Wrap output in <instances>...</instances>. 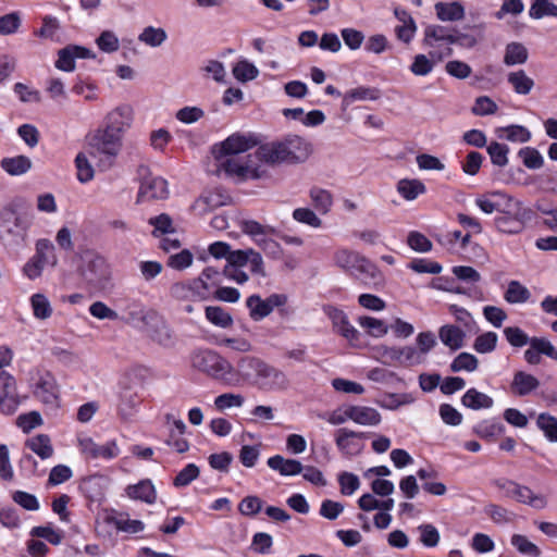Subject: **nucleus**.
Masks as SVG:
<instances>
[{"mask_svg":"<svg viewBox=\"0 0 557 557\" xmlns=\"http://www.w3.org/2000/svg\"><path fill=\"white\" fill-rule=\"evenodd\" d=\"M507 81L518 95H529L535 83L523 70L508 73Z\"/></svg>","mask_w":557,"mask_h":557,"instance_id":"2f4dec72","label":"nucleus"},{"mask_svg":"<svg viewBox=\"0 0 557 557\" xmlns=\"http://www.w3.org/2000/svg\"><path fill=\"white\" fill-rule=\"evenodd\" d=\"M136 174L140 184L136 199L137 203L168 198L169 188L164 178L152 175L150 169L144 164L137 168Z\"/></svg>","mask_w":557,"mask_h":557,"instance_id":"9b49d317","label":"nucleus"},{"mask_svg":"<svg viewBox=\"0 0 557 557\" xmlns=\"http://www.w3.org/2000/svg\"><path fill=\"white\" fill-rule=\"evenodd\" d=\"M34 395L46 405L55 406L58 403V386L50 372H37Z\"/></svg>","mask_w":557,"mask_h":557,"instance_id":"dca6fc26","label":"nucleus"},{"mask_svg":"<svg viewBox=\"0 0 557 557\" xmlns=\"http://www.w3.org/2000/svg\"><path fill=\"white\" fill-rule=\"evenodd\" d=\"M107 523L113 524L117 531L135 534L145 529V524L140 520L129 519L127 513H119L114 517H107Z\"/></svg>","mask_w":557,"mask_h":557,"instance_id":"7c9ffc66","label":"nucleus"},{"mask_svg":"<svg viewBox=\"0 0 557 557\" xmlns=\"http://www.w3.org/2000/svg\"><path fill=\"white\" fill-rule=\"evenodd\" d=\"M529 59V52L521 42H510L505 47L504 63L507 66L522 65Z\"/></svg>","mask_w":557,"mask_h":557,"instance_id":"c85d7f7f","label":"nucleus"},{"mask_svg":"<svg viewBox=\"0 0 557 557\" xmlns=\"http://www.w3.org/2000/svg\"><path fill=\"white\" fill-rule=\"evenodd\" d=\"M396 189L407 201L416 200L426 191L424 183L418 178H401L398 181Z\"/></svg>","mask_w":557,"mask_h":557,"instance_id":"a878e982","label":"nucleus"},{"mask_svg":"<svg viewBox=\"0 0 557 557\" xmlns=\"http://www.w3.org/2000/svg\"><path fill=\"white\" fill-rule=\"evenodd\" d=\"M104 154V133L98 131L89 137L88 148L84 152H79L75 158V166L77 170V180L85 184L94 178L95 170L91 160H102Z\"/></svg>","mask_w":557,"mask_h":557,"instance_id":"1a4fd4ad","label":"nucleus"},{"mask_svg":"<svg viewBox=\"0 0 557 557\" xmlns=\"http://www.w3.org/2000/svg\"><path fill=\"white\" fill-rule=\"evenodd\" d=\"M498 107L495 101H493L487 96H481L475 99L474 106L471 109V112L474 115L484 116L496 113Z\"/></svg>","mask_w":557,"mask_h":557,"instance_id":"338daca9","label":"nucleus"},{"mask_svg":"<svg viewBox=\"0 0 557 557\" xmlns=\"http://www.w3.org/2000/svg\"><path fill=\"white\" fill-rule=\"evenodd\" d=\"M333 262L346 273L361 280L374 278L377 273L376 267L370 260L359 252L347 248L335 250Z\"/></svg>","mask_w":557,"mask_h":557,"instance_id":"0eeeda50","label":"nucleus"},{"mask_svg":"<svg viewBox=\"0 0 557 557\" xmlns=\"http://www.w3.org/2000/svg\"><path fill=\"white\" fill-rule=\"evenodd\" d=\"M474 433L482 438H491L502 434L505 428L502 423L484 420L473 428Z\"/></svg>","mask_w":557,"mask_h":557,"instance_id":"603ef678","label":"nucleus"},{"mask_svg":"<svg viewBox=\"0 0 557 557\" xmlns=\"http://www.w3.org/2000/svg\"><path fill=\"white\" fill-rule=\"evenodd\" d=\"M537 428L550 442H557V418L549 413H540L536 420Z\"/></svg>","mask_w":557,"mask_h":557,"instance_id":"c03bdc74","label":"nucleus"},{"mask_svg":"<svg viewBox=\"0 0 557 557\" xmlns=\"http://www.w3.org/2000/svg\"><path fill=\"white\" fill-rule=\"evenodd\" d=\"M347 417L363 426H376L382 421V416L375 408L360 405H350V412Z\"/></svg>","mask_w":557,"mask_h":557,"instance_id":"aec40b11","label":"nucleus"},{"mask_svg":"<svg viewBox=\"0 0 557 557\" xmlns=\"http://www.w3.org/2000/svg\"><path fill=\"white\" fill-rule=\"evenodd\" d=\"M408 246L417 252H428L432 249L431 240L420 232L412 231L407 236Z\"/></svg>","mask_w":557,"mask_h":557,"instance_id":"052dcab7","label":"nucleus"},{"mask_svg":"<svg viewBox=\"0 0 557 557\" xmlns=\"http://www.w3.org/2000/svg\"><path fill=\"white\" fill-rule=\"evenodd\" d=\"M153 313V310H147L136 304H131L121 311V320L143 331L148 324L147 317Z\"/></svg>","mask_w":557,"mask_h":557,"instance_id":"4be33fe9","label":"nucleus"},{"mask_svg":"<svg viewBox=\"0 0 557 557\" xmlns=\"http://www.w3.org/2000/svg\"><path fill=\"white\" fill-rule=\"evenodd\" d=\"M359 325L367 331V333L374 337H382L387 334L388 326L384 323V321L363 315L358 319Z\"/></svg>","mask_w":557,"mask_h":557,"instance_id":"79ce46f5","label":"nucleus"},{"mask_svg":"<svg viewBox=\"0 0 557 557\" xmlns=\"http://www.w3.org/2000/svg\"><path fill=\"white\" fill-rule=\"evenodd\" d=\"M264 145L259 146L253 153L242 157L240 160L227 159L223 162L224 172L239 181L259 180L268 174V165H275L263 157L261 150Z\"/></svg>","mask_w":557,"mask_h":557,"instance_id":"20e7f679","label":"nucleus"},{"mask_svg":"<svg viewBox=\"0 0 557 557\" xmlns=\"http://www.w3.org/2000/svg\"><path fill=\"white\" fill-rule=\"evenodd\" d=\"M200 474L199 468L195 463H188L183 468L173 480L175 487H185L196 480Z\"/></svg>","mask_w":557,"mask_h":557,"instance_id":"6e6d98bb","label":"nucleus"},{"mask_svg":"<svg viewBox=\"0 0 557 557\" xmlns=\"http://www.w3.org/2000/svg\"><path fill=\"white\" fill-rule=\"evenodd\" d=\"M55 67L72 72L75 69V52L72 46H67L58 52V60L55 61Z\"/></svg>","mask_w":557,"mask_h":557,"instance_id":"e2e57ef3","label":"nucleus"},{"mask_svg":"<svg viewBox=\"0 0 557 557\" xmlns=\"http://www.w3.org/2000/svg\"><path fill=\"white\" fill-rule=\"evenodd\" d=\"M511 545L523 555L532 557H539L541 555V549L524 535L513 534L511 536Z\"/></svg>","mask_w":557,"mask_h":557,"instance_id":"864d4df0","label":"nucleus"},{"mask_svg":"<svg viewBox=\"0 0 557 557\" xmlns=\"http://www.w3.org/2000/svg\"><path fill=\"white\" fill-rule=\"evenodd\" d=\"M416 350L423 362L428 354L437 345L436 336L431 331L420 332L416 337Z\"/></svg>","mask_w":557,"mask_h":557,"instance_id":"a19ab883","label":"nucleus"},{"mask_svg":"<svg viewBox=\"0 0 557 557\" xmlns=\"http://www.w3.org/2000/svg\"><path fill=\"white\" fill-rule=\"evenodd\" d=\"M32 164V160L23 154L3 158L0 162L1 169L11 176H20L27 173Z\"/></svg>","mask_w":557,"mask_h":557,"instance_id":"bb28decb","label":"nucleus"},{"mask_svg":"<svg viewBox=\"0 0 557 557\" xmlns=\"http://www.w3.org/2000/svg\"><path fill=\"white\" fill-rule=\"evenodd\" d=\"M531 297V292L519 281L512 280L508 282L504 299L511 305L524 304Z\"/></svg>","mask_w":557,"mask_h":557,"instance_id":"72a5a7b5","label":"nucleus"},{"mask_svg":"<svg viewBox=\"0 0 557 557\" xmlns=\"http://www.w3.org/2000/svg\"><path fill=\"white\" fill-rule=\"evenodd\" d=\"M453 34L454 32L441 25L428 26L424 30L423 45L429 48H434L440 42L453 45Z\"/></svg>","mask_w":557,"mask_h":557,"instance_id":"5701e85b","label":"nucleus"},{"mask_svg":"<svg viewBox=\"0 0 557 557\" xmlns=\"http://www.w3.org/2000/svg\"><path fill=\"white\" fill-rule=\"evenodd\" d=\"M530 216V209L525 208L522 201L511 196L507 199L502 213L494 219V225L499 233L518 235L524 231Z\"/></svg>","mask_w":557,"mask_h":557,"instance_id":"39448f33","label":"nucleus"},{"mask_svg":"<svg viewBox=\"0 0 557 557\" xmlns=\"http://www.w3.org/2000/svg\"><path fill=\"white\" fill-rule=\"evenodd\" d=\"M194 256L188 249H183L177 253H173L168 258L166 265L182 271L189 268L193 264Z\"/></svg>","mask_w":557,"mask_h":557,"instance_id":"4d7b16f0","label":"nucleus"},{"mask_svg":"<svg viewBox=\"0 0 557 557\" xmlns=\"http://www.w3.org/2000/svg\"><path fill=\"white\" fill-rule=\"evenodd\" d=\"M149 223L154 226V230L152 232V234L154 236L173 235L174 234V228L172 226V220L165 213H162L156 218H151L149 220Z\"/></svg>","mask_w":557,"mask_h":557,"instance_id":"774afa93","label":"nucleus"},{"mask_svg":"<svg viewBox=\"0 0 557 557\" xmlns=\"http://www.w3.org/2000/svg\"><path fill=\"white\" fill-rule=\"evenodd\" d=\"M81 490L89 502V508L98 515L103 511L104 480L100 474L89 475L81 483Z\"/></svg>","mask_w":557,"mask_h":557,"instance_id":"ddd939ff","label":"nucleus"},{"mask_svg":"<svg viewBox=\"0 0 557 557\" xmlns=\"http://www.w3.org/2000/svg\"><path fill=\"white\" fill-rule=\"evenodd\" d=\"M529 15L532 18L540 20L545 16L557 17V4L553 0H533Z\"/></svg>","mask_w":557,"mask_h":557,"instance_id":"58836bf2","label":"nucleus"},{"mask_svg":"<svg viewBox=\"0 0 557 557\" xmlns=\"http://www.w3.org/2000/svg\"><path fill=\"white\" fill-rule=\"evenodd\" d=\"M379 90L370 87H357L347 91L343 97V107L347 108L355 101L376 100Z\"/></svg>","mask_w":557,"mask_h":557,"instance_id":"e433bc0d","label":"nucleus"},{"mask_svg":"<svg viewBox=\"0 0 557 557\" xmlns=\"http://www.w3.org/2000/svg\"><path fill=\"white\" fill-rule=\"evenodd\" d=\"M191 367L213 380L223 382L226 385H237L238 368L234 366L220 354L210 349H199L190 355Z\"/></svg>","mask_w":557,"mask_h":557,"instance_id":"f03ea898","label":"nucleus"},{"mask_svg":"<svg viewBox=\"0 0 557 557\" xmlns=\"http://www.w3.org/2000/svg\"><path fill=\"white\" fill-rule=\"evenodd\" d=\"M366 437L367 434L363 432H356L347 428H342L335 433V444L344 456L352 457L362 451L363 444L360 441Z\"/></svg>","mask_w":557,"mask_h":557,"instance_id":"4468645a","label":"nucleus"},{"mask_svg":"<svg viewBox=\"0 0 557 557\" xmlns=\"http://www.w3.org/2000/svg\"><path fill=\"white\" fill-rule=\"evenodd\" d=\"M435 11L437 17L443 22L460 21L465 17V8L459 2H437Z\"/></svg>","mask_w":557,"mask_h":557,"instance_id":"c756f323","label":"nucleus"},{"mask_svg":"<svg viewBox=\"0 0 557 557\" xmlns=\"http://www.w3.org/2000/svg\"><path fill=\"white\" fill-rule=\"evenodd\" d=\"M497 334L494 332H486L478 336L474 341L473 348L480 354H487L496 348Z\"/></svg>","mask_w":557,"mask_h":557,"instance_id":"0e129e2a","label":"nucleus"},{"mask_svg":"<svg viewBox=\"0 0 557 557\" xmlns=\"http://www.w3.org/2000/svg\"><path fill=\"white\" fill-rule=\"evenodd\" d=\"M293 219L298 223L309 225L313 228L322 226V220L309 208H297L293 211Z\"/></svg>","mask_w":557,"mask_h":557,"instance_id":"5fc2aeb1","label":"nucleus"},{"mask_svg":"<svg viewBox=\"0 0 557 557\" xmlns=\"http://www.w3.org/2000/svg\"><path fill=\"white\" fill-rule=\"evenodd\" d=\"M441 342L450 350H458L463 347L466 331L455 324H445L438 329Z\"/></svg>","mask_w":557,"mask_h":557,"instance_id":"412c9836","label":"nucleus"},{"mask_svg":"<svg viewBox=\"0 0 557 557\" xmlns=\"http://www.w3.org/2000/svg\"><path fill=\"white\" fill-rule=\"evenodd\" d=\"M286 300V296L280 294H273L267 299H261L258 295H251L246 304L251 319L259 321L268 317L274 308L283 306Z\"/></svg>","mask_w":557,"mask_h":557,"instance_id":"f8f14e48","label":"nucleus"},{"mask_svg":"<svg viewBox=\"0 0 557 557\" xmlns=\"http://www.w3.org/2000/svg\"><path fill=\"white\" fill-rule=\"evenodd\" d=\"M245 398L240 394L224 393L214 398V407L219 411L230 408H239L244 405Z\"/></svg>","mask_w":557,"mask_h":557,"instance_id":"de8ad7c7","label":"nucleus"},{"mask_svg":"<svg viewBox=\"0 0 557 557\" xmlns=\"http://www.w3.org/2000/svg\"><path fill=\"white\" fill-rule=\"evenodd\" d=\"M270 162L299 163L306 161L312 152L311 145L300 136L289 135L282 141L265 144L261 150Z\"/></svg>","mask_w":557,"mask_h":557,"instance_id":"7ed1b4c3","label":"nucleus"},{"mask_svg":"<svg viewBox=\"0 0 557 557\" xmlns=\"http://www.w3.org/2000/svg\"><path fill=\"white\" fill-rule=\"evenodd\" d=\"M30 306L36 319L46 320L52 314L51 304L44 294H34L30 297Z\"/></svg>","mask_w":557,"mask_h":557,"instance_id":"ea45409f","label":"nucleus"},{"mask_svg":"<svg viewBox=\"0 0 557 557\" xmlns=\"http://www.w3.org/2000/svg\"><path fill=\"white\" fill-rule=\"evenodd\" d=\"M314 209L321 214H327L333 207L332 194L323 188L313 187L309 193Z\"/></svg>","mask_w":557,"mask_h":557,"instance_id":"473e14b6","label":"nucleus"},{"mask_svg":"<svg viewBox=\"0 0 557 557\" xmlns=\"http://www.w3.org/2000/svg\"><path fill=\"white\" fill-rule=\"evenodd\" d=\"M478 366L479 360L474 355H471L469 352H461L450 363V370L453 372H473L478 369Z\"/></svg>","mask_w":557,"mask_h":557,"instance_id":"a18cd8bd","label":"nucleus"},{"mask_svg":"<svg viewBox=\"0 0 557 557\" xmlns=\"http://www.w3.org/2000/svg\"><path fill=\"white\" fill-rule=\"evenodd\" d=\"M461 404L472 410H480L493 407L494 400L491 396L475 388H470L462 396Z\"/></svg>","mask_w":557,"mask_h":557,"instance_id":"cd10ccee","label":"nucleus"},{"mask_svg":"<svg viewBox=\"0 0 557 557\" xmlns=\"http://www.w3.org/2000/svg\"><path fill=\"white\" fill-rule=\"evenodd\" d=\"M498 137L512 143H528L531 139L530 131L522 125H509L497 129Z\"/></svg>","mask_w":557,"mask_h":557,"instance_id":"c9c22d12","label":"nucleus"},{"mask_svg":"<svg viewBox=\"0 0 557 557\" xmlns=\"http://www.w3.org/2000/svg\"><path fill=\"white\" fill-rule=\"evenodd\" d=\"M263 502L255 495L244 497L238 504V510L243 516L252 517L261 511Z\"/></svg>","mask_w":557,"mask_h":557,"instance_id":"13d9d810","label":"nucleus"},{"mask_svg":"<svg viewBox=\"0 0 557 557\" xmlns=\"http://www.w3.org/2000/svg\"><path fill=\"white\" fill-rule=\"evenodd\" d=\"M431 59L425 54H417L413 58V62L410 65V71L416 76H425L433 71L434 62L432 59L435 58L433 52H430Z\"/></svg>","mask_w":557,"mask_h":557,"instance_id":"8fccbe9b","label":"nucleus"},{"mask_svg":"<svg viewBox=\"0 0 557 557\" xmlns=\"http://www.w3.org/2000/svg\"><path fill=\"white\" fill-rule=\"evenodd\" d=\"M267 463L272 470L278 471L280 474L284 476L297 475L304 470L300 461L296 459H285L281 455L270 457Z\"/></svg>","mask_w":557,"mask_h":557,"instance_id":"393cba45","label":"nucleus"},{"mask_svg":"<svg viewBox=\"0 0 557 557\" xmlns=\"http://www.w3.org/2000/svg\"><path fill=\"white\" fill-rule=\"evenodd\" d=\"M38 261L44 264L54 267L57 264V256L54 253L53 244L46 238H41L36 243V252L34 256Z\"/></svg>","mask_w":557,"mask_h":557,"instance_id":"4c0bfd02","label":"nucleus"},{"mask_svg":"<svg viewBox=\"0 0 557 557\" xmlns=\"http://www.w3.org/2000/svg\"><path fill=\"white\" fill-rule=\"evenodd\" d=\"M147 320L148 324L144 327L143 332L160 346L172 347L175 342L174 336L163 318L154 311L153 314L147 317Z\"/></svg>","mask_w":557,"mask_h":557,"instance_id":"2eb2a0df","label":"nucleus"},{"mask_svg":"<svg viewBox=\"0 0 557 557\" xmlns=\"http://www.w3.org/2000/svg\"><path fill=\"white\" fill-rule=\"evenodd\" d=\"M258 74V69L246 60L237 62L233 67V75L243 83L255 79Z\"/></svg>","mask_w":557,"mask_h":557,"instance_id":"3c124183","label":"nucleus"},{"mask_svg":"<svg viewBox=\"0 0 557 557\" xmlns=\"http://www.w3.org/2000/svg\"><path fill=\"white\" fill-rule=\"evenodd\" d=\"M18 406L15 379L9 374L0 380V407L4 413H13Z\"/></svg>","mask_w":557,"mask_h":557,"instance_id":"f3484780","label":"nucleus"},{"mask_svg":"<svg viewBox=\"0 0 557 557\" xmlns=\"http://www.w3.org/2000/svg\"><path fill=\"white\" fill-rule=\"evenodd\" d=\"M166 37V33L163 28L148 26L144 28L138 39L150 47H159L165 41Z\"/></svg>","mask_w":557,"mask_h":557,"instance_id":"49530a36","label":"nucleus"},{"mask_svg":"<svg viewBox=\"0 0 557 557\" xmlns=\"http://www.w3.org/2000/svg\"><path fill=\"white\" fill-rule=\"evenodd\" d=\"M132 108L123 104L107 115V157H115L122 147V137L132 121Z\"/></svg>","mask_w":557,"mask_h":557,"instance_id":"423d86ee","label":"nucleus"},{"mask_svg":"<svg viewBox=\"0 0 557 557\" xmlns=\"http://www.w3.org/2000/svg\"><path fill=\"white\" fill-rule=\"evenodd\" d=\"M256 244L264 251V253L272 259H281L284 256V250L282 246L272 238L269 237H258L256 238Z\"/></svg>","mask_w":557,"mask_h":557,"instance_id":"bf43d9fd","label":"nucleus"},{"mask_svg":"<svg viewBox=\"0 0 557 557\" xmlns=\"http://www.w3.org/2000/svg\"><path fill=\"white\" fill-rule=\"evenodd\" d=\"M206 318L214 325L220 327H230L233 324L232 315L219 306H209L206 308Z\"/></svg>","mask_w":557,"mask_h":557,"instance_id":"37998d69","label":"nucleus"},{"mask_svg":"<svg viewBox=\"0 0 557 557\" xmlns=\"http://www.w3.org/2000/svg\"><path fill=\"white\" fill-rule=\"evenodd\" d=\"M238 377L251 379L255 377L256 385L265 392H281L286 391L290 381L287 374L275 368L260 358L252 356L242 357L238 362Z\"/></svg>","mask_w":557,"mask_h":557,"instance_id":"f257e3e1","label":"nucleus"},{"mask_svg":"<svg viewBox=\"0 0 557 557\" xmlns=\"http://www.w3.org/2000/svg\"><path fill=\"white\" fill-rule=\"evenodd\" d=\"M26 446L41 459L50 458L53 454L50 437L46 434H39L27 440Z\"/></svg>","mask_w":557,"mask_h":557,"instance_id":"f704fd0d","label":"nucleus"},{"mask_svg":"<svg viewBox=\"0 0 557 557\" xmlns=\"http://www.w3.org/2000/svg\"><path fill=\"white\" fill-rule=\"evenodd\" d=\"M78 445L82 454H84L87 459H97L104 454L103 448L96 444L89 436H79Z\"/></svg>","mask_w":557,"mask_h":557,"instance_id":"680f3d73","label":"nucleus"},{"mask_svg":"<svg viewBox=\"0 0 557 557\" xmlns=\"http://www.w3.org/2000/svg\"><path fill=\"white\" fill-rule=\"evenodd\" d=\"M420 536L419 541L425 547H435L440 543V532L431 523H423L417 528Z\"/></svg>","mask_w":557,"mask_h":557,"instance_id":"09e8293b","label":"nucleus"},{"mask_svg":"<svg viewBox=\"0 0 557 557\" xmlns=\"http://www.w3.org/2000/svg\"><path fill=\"white\" fill-rule=\"evenodd\" d=\"M398 364L412 367L423 363L413 346L398 347Z\"/></svg>","mask_w":557,"mask_h":557,"instance_id":"69168bd1","label":"nucleus"},{"mask_svg":"<svg viewBox=\"0 0 557 557\" xmlns=\"http://www.w3.org/2000/svg\"><path fill=\"white\" fill-rule=\"evenodd\" d=\"M125 491L129 498L147 504H153L157 498L154 485L150 480H143L137 484L128 485Z\"/></svg>","mask_w":557,"mask_h":557,"instance_id":"b1692460","label":"nucleus"},{"mask_svg":"<svg viewBox=\"0 0 557 557\" xmlns=\"http://www.w3.org/2000/svg\"><path fill=\"white\" fill-rule=\"evenodd\" d=\"M494 486L504 493V496L513 499L520 504L528 505L534 509L546 508L547 498L543 494H537L529 486L522 485L509 479H497L493 482Z\"/></svg>","mask_w":557,"mask_h":557,"instance_id":"9d476101","label":"nucleus"},{"mask_svg":"<svg viewBox=\"0 0 557 557\" xmlns=\"http://www.w3.org/2000/svg\"><path fill=\"white\" fill-rule=\"evenodd\" d=\"M258 144L259 140L255 135L235 133L221 144L215 145L212 149V153L219 162V166L223 169V162L225 160L233 158L240 160L242 153L257 147Z\"/></svg>","mask_w":557,"mask_h":557,"instance_id":"6e6552de","label":"nucleus"},{"mask_svg":"<svg viewBox=\"0 0 557 557\" xmlns=\"http://www.w3.org/2000/svg\"><path fill=\"white\" fill-rule=\"evenodd\" d=\"M540 385V381L534 375L524 371H517L513 374L510 389L513 395L523 397L535 392Z\"/></svg>","mask_w":557,"mask_h":557,"instance_id":"6ab92c4d","label":"nucleus"},{"mask_svg":"<svg viewBox=\"0 0 557 557\" xmlns=\"http://www.w3.org/2000/svg\"><path fill=\"white\" fill-rule=\"evenodd\" d=\"M511 196L505 194L503 191H492L479 196L475 199V205L480 208V210L486 214L502 213L505 205L507 203V199Z\"/></svg>","mask_w":557,"mask_h":557,"instance_id":"a211bd4d","label":"nucleus"}]
</instances>
